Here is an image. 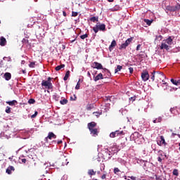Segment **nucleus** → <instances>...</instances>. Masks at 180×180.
Returning a JSON list of instances; mask_svg holds the SVG:
<instances>
[{"label": "nucleus", "instance_id": "nucleus-55", "mask_svg": "<svg viewBox=\"0 0 180 180\" xmlns=\"http://www.w3.org/2000/svg\"><path fill=\"white\" fill-rule=\"evenodd\" d=\"M77 96H75V98L73 99L72 97H70V101H76Z\"/></svg>", "mask_w": 180, "mask_h": 180}, {"label": "nucleus", "instance_id": "nucleus-9", "mask_svg": "<svg viewBox=\"0 0 180 180\" xmlns=\"http://www.w3.org/2000/svg\"><path fill=\"white\" fill-rule=\"evenodd\" d=\"M158 146H167V142H165V139L164 136H160V139L157 141Z\"/></svg>", "mask_w": 180, "mask_h": 180}, {"label": "nucleus", "instance_id": "nucleus-46", "mask_svg": "<svg viewBox=\"0 0 180 180\" xmlns=\"http://www.w3.org/2000/svg\"><path fill=\"white\" fill-rule=\"evenodd\" d=\"M79 86H80V84H79V82L77 83V85L75 86V89L77 90L79 89Z\"/></svg>", "mask_w": 180, "mask_h": 180}, {"label": "nucleus", "instance_id": "nucleus-64", "mask_svg": "<svg viewBox=\"0 0 180 180\" xmlns=\"http://www.w3.org/2000/svg\"><path fill=\"white\" fill-rule=\"evenodd\" d=\"M23 74H26V70H22Z\"/></svg>", "mask_w": 180, "mask_h": 180}, {"label": "nucleus", "instance_id": "nucleus-34", "mask_svg": "<svg viewBox=\"0 0 180 180\" xmlns=\"http://www.w3.org/2000/svg\"><path fill=\"white\" fill-rule=\"evenodd\" d=\"M28 103L30 105H33L36 103V100H34V98H30V100H28Z\"/></svg>", "mask_w": 180, "mask_h": 180}, {"label": "nucleus", "instance_id": "nucleus-16", "mask_svg": "<svg viewBox=\"0 0 180 180\" xmlns=\"http://www.w3.org/2000/svg\"><path fill=\"white\" fill-rule=\"evenodd\" d=\"M100 79H103V75L102 73H99L97 76H94L95 82L99 81Z\"/></svg>", "mask_w": 180, "mask_h": 180}, {"label": "nucleus", "instance_id": "nucleus-58", "mask_svg": "<svg viewBox=\"0 0 180 180\" xmlns=\"http://www.w3.org/2000/svg\"><path fill=\"white\" fill-rule=\"evenodd\" d=\"M62 143H63V141L62 140H59V141H58L57 144H61Z\"/></svg>", "mask_w": 180, "mask_h": 180}, {"label": "nucleus", "instance_id": "nucleus-42", "mask_svg": "<svg viewBox=\"0 0 180 180\" xmlns=\"http://www.w3.org/2000/svg\"><path fill=\"white\" fill-rule=\"evenodd\" d=\"M117 172H120V169H119L117 167H115L114 169V174H117Z\"/></svg>", "mask_w": 180, "mask_h": 180}, {"label": "nucleus", "instance_id": "nucleus-15", "mask_svg": "<svg viewBox=\"0 0 180 180\" xmlns=\"http://www.w3.org/2000/svg\"><path fill=\"white\" fill-rule=\"evenodd\" d=\"M4 77L6 81H9L12 78V75L10 72H6Z\"/></svg>", "mask_w": 180, "mask_h": 180}, {"label": "nucleus", "instance_id": "nucleus-56", "mask_svg": "<svg viewBox=\"0 0 180 180\" xmlns=\"http://www.w3.org/2000/svg\"><path fill=\"white\" fill-rule=\"evenodd\" d=\"M156 180H162V179H161V176H156Z\"/></svg>", "mask_w": 180, "mask_h": 180}, {"label": "nucleus", "instance_id": "nucleus-2", "mask_svg": "<svg viewBox=\"0 0 180 180\" xmlns=\"http://www.w3.org/2000/svg\"><path fill=\"white\" fill-rule=\"evenodd\" d=\"M18 136L20 139H23L24 140H26V139H29V137H30V131L26 129L21 130L20 131Z\"/></svg>", "mask_w": 180, "mask_h": 180}, {"label": "nucleus", "instance_id": "nucleus-23", "mask_svg": "<svg viewBox=\"0 0 180 180\" xmlns=\"http://www.w3.org/2000/svg\"><path fill=\"white\" fill-rule=\"evenodd\" d=\"M87 174L89 176H92V175H96V172L94 171V169H89Z\"/></svg>", "mask_w": 180, "mask_h": 180}, {"label": "nucleus", "instance_id": "nucleus-50", "mask_svg": "<svg viewBox=\"0 0 180 180\" xmlns=\"http://www.w3.org/2000/svg\"><path fill=\"white\" fill-rule=\"evenodd\" d=\"M128 178H130L131 180H136V176H129Z\"/></svg>", "mask_w": 180, "mask_h": 180}, {"label": "nucleus", "instance_id": "nucleus-21", "mask_svg": "<svg viewBox=\"0 0 180 180\" xmlns=\"http://www.w3.org/2000/svg\"><path fill=\"white\" fill-rule=\"evenodd\" d=\"M6 103L10 106H15V105L18 104V101L16 100H13L11 101H6Z\"/></svg>", "mask_w": 180, "mask_h": 180}, {"label": "nucleus", "instance_id": "nucleus-29", "mask_svg": "<svg viewBox=\"0 0 180 180\" xmlns=\"http://www.w3.org/2000/svg\"><path fill=\"white\" fill-rule=\"evenodd\" d=\"M145 23L148 25V26H150L151 23H153V20L144 19Z\"/></svg>", "mask_w": 180, "mask_h": 180}, {"label": "nucleus", "instance_id": "nucleus-20", "mask_svg": "<svg viewBox=\"0 0 180 180\" xmlns=\"http://www.w3.org/2000/svg\"><path fill=\"white\" fill-rule=\"evenodd\" d=\"M6 39L4 37H1L0 38V46H6Z\"/></svg>", "mask_w": 180, "mask_h": 180}, {"label": "nucleus", "instance_id": "nucleus-19", "mask_svg": "<svg viewBox=\"0 0 180 180\" xmlns=\"http://www.w3.org/2000/svg\"><path fill=\"white\" fill-rule=\"evenodd\" d=\"M161 50H169V46L165 42H162L160 46Z\"/></svg>", "mask_w": 180, "mask_h": 180}, {"label": "nucleus", "instance_id": "nucleus-11", "mask_svg": "<svg viewBox=\"0 0 180 180\" xmlns=\"http://www.w3.org/2000/svg\"><path fill=\"white\" fill-rule=\"evenodd\" d=\"M52 139H57V135L54 134L53 132H49L48 136L45 138V141L47 142V140H51Z\"/></svg>", "mask_w": 180, "mask_h": 180}, {"label": "nucleus", "instance_id": "nucleus-48", "mask_svg": "<svg viewBox=\"0 0 180 180\" xmlns=\"http://www.w3.org/2000/svg\"><path fill=\"white\" fill-rule=\"evenodd\" d=\"M141 48V44H138L136 46V51H139V50H140Z\"/></svg>", "mask_w": 180, "mask_h": 180}, {"label": "nucleus", "instance_id": "nucleus-41", "mask_svg": "<svg viewBox=\"0 0 180 180\" xmlns=\"http://www.w3.org/2000/svg\"><path fill=\"white\" fill-rule=\"evenodd\" d=\"M38 114H39V112L37 111H35L34 114L31 115V118L34 119V117H36V116H37Z\"/></svg>", "mask_w": 180, "mask_h": 180}, {"label": "nucleus", "instance_id": "nucleus-10", "mask_svg": "<svg viewBox=\"0 0 180 180\" xmlns=\"http://www.w3.org/2000/svg\"><path fill=\"white\" fill-rule=\"evenodd\" d=\"M92 68H96V70H104L103 66H102V64L98 63V62H94L91 64Z\"/></svg>", "mask_w": 180, "mask_h": 180}, {"label": "nucleus", "instance_id": "nucleus-31", "mask_svg": "<svg viewBox=\"0 0 180 180\" xmlns=\"http://www.w3.org/2000/svg\"><path fill=\"white\" fill-rule=\"evenodd\" d=\"M123 68L122 65H117V68L115 70V73L119 72V71H121V70Z\"/></svg>", "mask_w": 180, "mask_h": 180}, {"label": "nucleus", "instance_id": "nucleus-33", "mask_svg": "<svg viewBox=\"0 0 180 180\" xmlns=\"http://www.w3.org/2000/svg\"><path fill=\"white\" fill-rule=\"evenodd\" d=\"M170 112L172 115H176V108H171Z\"/></svg>", "mask_w": 180, "mask_h": 180}, {"label": "nucleus", "instance_id": "nucleus-13", "mask_svg": "<svg viewBox=\"0 0 180 180\" xmlns=\"http://www.w3.org/2000/svg\"><path fill=\"white\" fill-rule=\"evenodd\" d=\"M162 87L163 88L164 91L169 89L170 86L168 85V83L165 82L164 80H162Z\"/></svg>", "mask_w": 180, "mask_h": 180}, {"label": "nucleus", "instance_id": "nucleus-1", "mask_svg": "<svg viewBox=\"0 0 180 180\" xmlns=\"http://www.w3.org/2000/svg\"><path fill=\"white\" fill-rule=\"evenodd\" d=\"M94 32L96 34L99 32H106V25L103 23L98 22L95 27H93Z\"/></svg>", "mask_w": 180, "mask_h": 180}, {"label": "nucleus", "instance_id": "nucleus-35", "mask_svg": "<svg viewBox=\"0 0 180 180\" xmlns=\"http://www.w3.org/2000/svg\"><path fill=\"white\" fill-rule=\"evenodd\" d=\"M103 72H106L108 77H110L111 73L110 71H109V70L104 68Z\"/></svg>", "mask_w": 180, "mask_h": 180}, {"label": "nucleus", "instance_id": "nucleus-4", "mask_svg": "<svg viewBox=\"0 0 180 180\" xmlns=\"http://www.w3.org/2000/svg\"><path fill=\"white\" fill-rule=\"evenodd\" d=\"M180 9V4H177L175 6H167L166 7V11L169 12H178Z\"/></svg>", "mask_w": 180, "mask_h": 180}, {"label": "nucleus", "instance_id": "nucleus-54", "mask_svg": "<svg viewBox=\"0 0 180 180\" xmlns=\"http://www.w3.org/2000/svg\"><path fill=\"white\" fill-rule=\"evenodd\" d=\"M21 161L23 164H26V159H22Z\"/></svg>", "mask_w": 180, "mask_h": 180}, {"label": "nucleus", "instance_id": "nucleus-62", "mask_svg": "<svg viewBox=\"0 0 180 180\" xmlns=\"http://www.w3.org/2000/svg\"><path fill=\"white\" fill-rule=\"evenodd\" d=\"M170 88V89H169V91H170V92H172V91H174V87H169Z\"/></svg>", "mask_w": 180, "mask_h": 180}, {"label": "nucleus", "instance_id": "nucleus-6", "mask_svg": "<svg viewBox=\"0 0 180 180\" xmlns=\"http://www.w3.org/2000/svg\"><path fill=\"white\" fill-rule=\"evenodd\" d=\"M155 74H158L159 77L162 79V78H165V75H164V73L162 72H155L153 71L150 75V79H152L153 82L155 81Z\"/></svg>", "mask_w": 180, "mask_h": 180}, {"label": "nucleus", "instance_id": "nucleus-37", "mask_svg": "<svg viewBox=\"0 0 180 180\" xmlns=\"http://www.w3.org/2000/svg\"><path fill=\"white\" fill-rule=\"evenodd\" d=\"M86 38H88V34H84L80 36V39H82V40H85Z\"/></svg>", "mask_w": 180, "mask_h": 180}, {"label": "nucleus", "instance_id": "nucleus-3", "mask_svg": "<svg viewBox=\"0 0 180 180\" xmlns=\"http://www.w3.org/2000/svg\"><path fill=\"white\" fill-rule=\"evenodd\" d=\"M110 139H115V137H120L122 136H124V131L116 130L110 134Z\"/></svg>", "mask_w": 180, "mask_h": 180}, {"label": "nucleus", "instance_id": "nucleus-63", "mask_svg": "<svg viewBox=\"0 0 180 180\" xmlns=\"http://www.w3.org/2000/svg\"><path fill=\"white\" fill-rule=\"evenodd\" d=\"M115 0H108V2H113Z\"/></svg>", "mask_w": 180, "mask_h": 180}, {"label": "nucleus", "instance_id": "nucleus-53", "mask_svg": "<svg viewBox=\"0 0 180 180\" xmlns=\"http://www.w3.org/2000/svg\"><path fill=\"white\" fill-rule=\"evenodd\" d=\"M8 60V61H11V58L4 57L3 60Z\"/></svg>", "mask_w": 180, "mask_h": 180}, {"label": "nucleus", "instance_id": "nucleus-14", "mask_svg": "<svg viewBox=\"0 0 180 180\" xmlns=\"http://www.w3.org/2000/svg\"><path fill=\"white\" fill-rule=\"evenodd\" d=\"M89 131L94 137H96V136H98V129L94 128L93 129H90Z\"/></svg>", "mask_w": 180, "mask_h": 180}, {"label": "nucleus", "instance_id": "nucleus-52", "mask_svg": "<svg viewBox=\"0 0 180 180\" xmlns=\"http://www.w3.org/2000/svg\"><path fill=\"white\" fill-rule=\"evenodd\" d=\"M101 179H106V174H103V175L101 176Z\"/></svg>", "mask_w": 180, "mask_h": 180}, {"label": "nucleus", "instance_id": "nucleus-17", "mask_svg": "<svg viewBox=\"0 0 180 180\" xmlns=\"http://www.w3.org/2000/svg\"><path fill=\"white\" fill-rule=\"evenodd\" d=\"M113 47H116V40L113 39L109 46V51H112L113 50Z\"/></svg>", "mask_w": 180, "mask_h": 180}, {"label": "nucleus", "instance_id": "nucleus-22", "mask_svg": "<svg viewBox=\"0 0 180 180\" xmlns=\"http://www.w3.org/2000/svg\"><path fill=\"white\" fill-rule=\"evenodd\" d=\"M89 20L91 22H93L94 23H95V22H98L99 20V17H98V16H96V17H95V16L91 17L89 18Z\"/></svg>", "mask_w": 180, "mask_h": 180}, {"label": "nucleus", "instance_id": "nucleus-60", "mask_svg": "<svg viewBox=\"0 0 180 180\" xmlns=\"http://www.w3.org/2000/svg\"><path fill=\"white\" fill-rule=\"evenodd\" d=\"M46 82H51V77H49L48 80H46Z\"/></svg>", "mask_w": 180, "mask_h": 180}, {"label": "nucleus", "instance_id": "nucleus-28", "mask_svg": "<svg viewBox=\"0 0 180 180\" xmlns=\"http://www.w3.org/2000/svg\"><path fill=\"white\" fill-rule=\"evenodd\" d=\"M171 82L173 84V85H179V79L175 80L174 79H171Z\"/></svg>", "mask_w": 180, "mask_h": 180}, {"label": "nucleus", "instance_id": "nucleus-59", "mask_svg": "<svg viewBox=\"0 0 180 180\" xmlns=\"http://www.w3.org/2000/svg\"><path fill=\"white\" fill-rule=\"evenodd\" d=\"M8 160H10L11 161H13V156L8 158Z\"/></svg>", "mask_w": 180, "mask_h": 180}, {"label": "nucleus", "instance_id": "nucleus-5", "mask_svg": "<svg viewBox=\"0 0 180 180\" xmlns=\"http://www.w3.org/2000/svg\"><path fill=\"white\" fill-rule=\"evenodd\" d=\"M133 41V38H128L124 43L122 44L120 46V50L126 49L127 46H129V44Z\"/></svg>", "mask_w": 180, "mask_h": 180}, {"label": "nucleus", "instance_id": "nucleus-40", "mask_svg": "<svg viewBox=\"0 0 180 180\" xmlns=\"http://www.w3.org/2000/svg\"><path fill=\"white\" fill-rule=\"evenodd\" d=\"M11 107L7 106L5 110L6 113H11Z\"/></svg>", "mask_w": 180, "mask_h": 180}, {"label": "nucleus", "instance_id": "nucleus-57", "mask_svg": "<svg viewBox=\"0 0 180 180\" xmlns=\"http://www.w3.org/2000/svg\"><path fill=\"white\" fill-rule=\"evenodd\" d=\"M63 16H67V13H65V11H63Z\"/></svg>", "mask_w": 180, "mask_h": 180}, {"label": "nucleus", "instance_id": "nucleus-7", "mask_svg": "<svg viewBox=\"0 0 180 180\" xmlns=\"http://www.w3.org/2000/svg\"><path fill=\"white\" fill-rule=\"evenodd\" d=\"M41 86H45L47 89H53V84L51 82H47L46 80H42Z\"/></svg>", "mask_w": 180, "mask_h": 180}, {"label": "nucleus", "instance_id": "nucleus-49", "mask_svg": "<svg viewBox=\"0 0 180 180\" xmlns=\"http://www.w3.org/2000/svg\"><path fill=\"white\" fill-rule=\"evenodd\" d=\"M59 154H60V155L61 157H63V158H65V156L64 155V153L60 151V152H59Z\"/></svg>", "mask_w": 180, "mask_h": 180}, {"label": "nucleus", "instance_id": "nucleus-24", "mask_svg": "<svg viewBox=\"0 0 180 180\" xmlns=\"http://www.w3.org/2000/svg\"><path fill=\"white\" fill-rule=\"evenodd\" d=\"M161 122H162V117H158L153 121V123H161Z\"/></svg>", "mask_w": 180, "mask_h": 180}, {"label": "nucleus", "instance_id": "nucleus-27", "mask_svg": "<svg viewBox=\"0 0 180 180\" xmlns=\"http://www.w3.org/2000/svg\"><path fill=\"white\" fill-rule=\"evenodd\" d=\"M112 11L113 12H116L117 11H120V6L119 5H115L112 8Z\"/></svg>", "mask_w": 180, "mask_h": 180}, {"label": "nucleus", "instance_id": "nucleus-61", "mask_svg": "<svg viewBox=\"0 0 180 180\" xmlns=\"http://www.w3.org/2000/svg\"><path fill=\"white\" fill-rule=\"evenodd\" d=\"M87 77H89V78H91V72H87Z\"/></svg>", "mask_w": 180, "mask_h": 180}, {"label": "nucleus", "instance_id": "nucleus-8", "mask_svg": "<svg viewBox=\"0 0 180 180\" xmlns=\"http://www.w3.org/2000/svg\"><path fill=\"white\" fill-rule=\"evenodd\" d=\"M141 79L142 81H143L144 82L148 81V79H150V74H148V71H143L141 73Z\"/></svg>", "mask_w": 180, "mask_h": 180}, {"label": "nucleus", "instance_id": "nucleus-25", "mask_svg": "<svg viewBox=\"0 0 180 180\" xmlns=\"http://www.w3.org/2000/svg\"><path fill=\"white\" fill-rule=\"evenodd\" d=\"M70 70H68L65 75V77H63V81H67V79H68V78L70 77Z\"/></svg>", "mask_w": 180, "mask_h": 180}, {"label": "nucleus", "instance_id": "nucleus-12", "mask_svg": "<svg viewBox=\"0 0 180 180\" xmlns=\"http://www.w3.org/2000/svg\"><path fill=\"white\" fill-rule=\"evenodd\" d=\"M13 171H15V167L13 166H9L6 169V172L8 174V175H11Z\"/></svg>", "mask_w": 180, "mask_h": 180}, {"label": "nucleus", "instance_id": "nucleus-39", "mask_svg": "<svg viewBox=\"0 0 180 180\" xmlns=\"http://www.w3.org/2000/svg\"><path fill=\"white\" fill-rule=\"evenodd\" d=\"M93 115H95L96 117H99L100 115H102V112H93Z\"/></svg>", "mask_w": 180, "mask_h": 180}, {"label": "nucleus", "instance_id": "nucleus-18", "mask_svg": "<svg viewBox=\"0 0 180 180\" xmlns=\"http://www.w3.org/2000/svg\"><path fill=\"white\" fill-rule=\"evenodd\" d=\"M95 126H96V122H91L90 123L88 124V127L89 130H92L94 129H95Z\"/></svg>", "mask_w": 180, "mask_h": 180}, {"label": "nucleus", "instance_id": "nucleus-45", "mask_svg": "<svg viewBox=\"0 0 180 180\" xmlns=\"http://www.w3.org/2000/svg\"><path fill=\"white\" fill-rule=\"evenodd\" d=\"M138 136H139V132H135L131 136V137H138Z\"/></svg>", "mask_w": 180, "mask_h": 180}, {"label": "nucleus", "instance_id": "nucleus-36", "mask_svg": "<svg viewBox=\"0 0 180 180\" xmlns=\"http://www.w3.org/2000/svg\"><path fill=\"white\" fill-rule=\"evenodd\" d=\"M158 153H159L160 157H165V158H166L167 155H165V153H164L162 152V150H159Z\"/></svg>", "mask_w": 180, "mask_h": 180}, {"label": "nucleus", "instance_id": "nucleus-43", "mask_svg": "<svg viewBox=\"0 0 180 180\" xmlns=\"http://www.w3.org/2000/svg\"><path fill=\"white\" fill-rule=\"evenodd\" d=\"M34 62H31L30 63V65H29V67L30 68H34Z\"/></svg>", "mask_w": 180, "mask_h": 180}, {"label": "nucleus", "instance_id": "nucleus-44", "mask_svg": "<svg viewBox=\"0 0 180 180\" xmlns=\"http://www.w3.org/2000/svg\"><path fill=\"white\" fill-rule=\"evenodd\" d=\"M72 16H73L74 18H75V16H78V12H72Z\"/></svg>", "mask_w": 180, "mask_h": 180}, {"label": "nucleus", "instance_id": "nucleus-47", "mask_svg": "<svg viewBox=\"0 0 180 180\" xmlns=\"http://www.w3.org/2000/svg\"><path fill=\"white\" fill-rule=\"evenodd\" d=\"M129 70L130 74H133V71H134L133 68H131V67L129 68Z\"/></svg>", "mask_w": 180, "mask_h": 180}, {"label": "nucleus", "instance_id": "nucleus-32", "mask_svg": "<svg viewBox=\"0 0 180 180\" xmlns=\"http://www.w3.org/2000/svg\"><path fill=\"white\" fill-rule=\"evenodd\" d=\"M60 105H67L68 103V100L63 98L60 101Z\"/></svg>", "mask_w": 180, "mask_h": 180}, {"label": "nucleus", "instance_id": "nucleus-38", "mask_svg": "<svg viewBox=\"0 0 180 180\" xmlns=\"http://www.w3.org/2000/svg\"><path fill=\"white\" fill-rule=\"evenodd\" d=\"M173 175H175V176H178V175H179V173L178 172V169H174L173 170Z\"/></svg>", "mask_w": 180, "mask_h": 180}, {"label": "nucleus", "instance_id": "nucleus-26", "mask_svg": "<svg viewBox=\"0 0 180 180\" xmlns=\"http://www.w3.org/2000/svg\"><path fill=\"white\" fill-rule=\"evenodd\" d=\"M64 67H65V65L61 64L60 65L56 66V68H55V70H56V71H60V70L64 68Z\"/></svg>", "mask_w": 180, "mask_h": 180}, {"label": "nucleus", "instance_id": "nucleus-30", "mask_svg": "<svg viewBox=\"0 0 180 180\" xmlns=\"http://www.w3.org/2000/svg\"><path fill=\"white\" fill-rule=\"evenodd\" d=\"M165 43H167V44L171 45L172 44V38H171V37H169V38H167L165 40Z\"/></svg>", "mask_w": 180, "mask_h": 180}, {"label": "nucleus", "instance_id": "nucleus-51", "mask_svg": "<svg viewBox=\"0 0 180 180\" xmlns=\"http://www.w3.org/2000/svg\"><path fill=\"white\" fill-rule=\"evenodd\" d=\"M158 161L159 162H162V158H161V157L159 156V157L158 158Z\"/></svg>", "mask_w": 180, "mask_h": 180}]
</instances>
